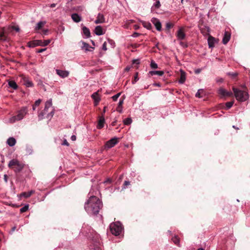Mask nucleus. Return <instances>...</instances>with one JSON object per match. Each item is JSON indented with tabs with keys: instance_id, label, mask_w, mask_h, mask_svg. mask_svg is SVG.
I'll return each instance as SVG.
<instances>
[{
	"instance_id": "e433bc0d",
	"label": "nucleus",
	"mask_w": 250,
	"mask_h": 250,
	"mask_svg": "<svg viewBox=\"0 0 250 250\" xmlns=\"http://www.w3.org/2000/svg\"><path fill=\"white\" fill-rule=\"evenodd\" d=\"M120 95H121V93H118L117 94H116V95H114L113 96H112V99H113V101H116L117 100L118 98L120 96Z\"/></svg>"
},
{
	"instance_id": "4d7b16f0",
	"label": "nucleus",
	"mask_w": 250,
	"mask_h": 250,
	"mask_svg": "<svg viewBox=\"0 0 250 250\" xmlns=\"http://www.w3.org/2000/svg\"><path fill=\"white\" fill-rule=\"evenodd\" d=\"M153 85L157 86H160V84L159 83H154Z\"/></svg>"
},
{
	"instance_id": "603ef678",
	"label": "nucleus",
	"mask_w": 250,
	"mask_h": 250,
	"mask_svg": "<svg viewBox=\"0 0 250 250\" xmlns=\"http://www.w3.org/2000/svg\"><path fill=\"white\" fill-rule=\"evenodd\" d=\"M200 90H198V92L196 93V94H195L196 97H200Z\"/></svg>"
},
{
	"instance_id": "774afa93",
	"label": "nucleus",
	"mask_w": 250,
	"mask_h": 250,
	"mask_svg": "<svg viewBox=\"0 0 250 250\" xmlns=\"http://www.w3.org/2000/svg\"><path fill=\"white\" fill-rule=\"evenodd\" d=\"M126 70H127V71L129 70V68H127V67L126 68Z\"/></svg>"
},
{
	"instance_id": "13d9d810",
	"label": "nucleus",
	"mask_w": 250,
	"mask_h": 250,
	"mask_svg": "<svg viewBox=\"0 0 250 250\" xmlns=\"http://www.w3.org/2000/svg\"><path fill=\"white\" fill-rule=\"evenodd\" d=\"M47 32H48V30H44V33L45 34H47Z\"/></svg>"
},
{
	"instance_id": "bf43d9fd",
	"label": "nucleus",
	"mask_w": 250,
	"mask_h": 250,
	"mask_svg": "<svg viewBox=\"0 0 250 250\" xmlns=\"http://www.w3.org/2000/svg\"><path fill=\"white\" fill-rule=\"evenodd\" d=\"M232 127L235 128V129H238V128L236 127L235 125H233Z\"/></svg>"
},
{
	"instance_id": "b1692460",
	"label": "nucleus",
	"mask_w": 250,
	"mask_h": 250,
	"mask_svg": "<svg viewBox=\"0 0 250 250\" xmlns=\"http://www.w3.org/2000/svg\"><path fill=\"white\" fill-rule=\"evenodd\" d=\"M16 143V139L13 137H10L7 140V144L10 146H14L15 145Z\"/></svg>"
},
{
	"instance_id": "052dcab7",
	"label": "nucleus",
	"mask_w": 250,
	"mask_h": 250,
	"mask_svg": "<svg viewBox=\"0 0 250 250\" xmlns=\"http://www.w3.org/2000/svg\"><path fill=\"white\" fill-rule=\"evenodd\" d=\"M36 106H35V105L33 106V110H35V109H36Z\"/></svg>"
},
{
	"instance_id": "9d476101",
	"label": "nucleus",
	"mask_w": 250,
	"mask_h": 250,
	"mask_svg": "<svg viewBox=\"0 0 250 250\" xmlns=\"http://www.w3.org/2000/svg\"><path fill=\"white\" fill-rule=\"evenodd\" d=\"M21 83H22V84L24 85H25L26 87H29L33 86V84L31 81H30L28 78L24 76H21Z\"/></svg>"
},
{
	"instance_id": "2f4dec72",
	"label": "nucleus",
	"mask_w": 250,
	"mask_h": 250,
	"mask_svg": "<svg viewBox=\"0 0 250 250\" xmlns=\"http://www.w3.org/2000/svg\"><path fill=\"white\" fill-rule=\"evenodd\" d=\"M172 240L175 244L177 245L179 244L180 240L179 238L177 236H175L174 237H173L172 238Z\"/></svg>"
},
{
	"instance_id": "f257e3e1",
	"label": "nucleus",
	"mask_w": 250,
	"mask_h": 250,
	"mask_svg": "<svg viewBox=\"0 0 250 250\" xmlns=\"http://www.w3.org/2000/svg\"><path fill=\"white\" fill-rule=\"evenodd\" d=\"M102 207L101 200L95 196H91L85 203L84 208L89 214H97Z\"/></svg>"
},
{
	"instance_id": "f8f14e48",
	"label": "nucleus",
	"mask_w": 250,
	"mask_h": 250,
	"mask_svg": "<svg viewBox=\"0 0 250 250\" xmlns=\"http://www.w3.org/2000/svg\"><path fill=\"white\" fill-rule=\"evenodd\" d=\"M151 22L154 24L158 31L161 30V23L158 19L153 18L151 19Z\"/></svg>"
},
{
	"instance_id": "c85d7f7f",
	"label": "nucleus",
	"mask_w": 250,
	"mask_h": 250,
	"mask_svg": "<svg viewBox=\"0 0 250 250\" xmlns=\"http://www.w3.org/2000/svg\"><path fill=\"white\" fill-rule=\"evenodd\" d=\"M149 74L151 76L157 75L158 76H162L164 74V72L162 71H150Z\"/></svg>"
},
{
	"instance_id": "a18cd8bd",
	"label": "nucleus",
	"mask_w": 250,
	"mask_h": 250,
	"mask_svg": "<svg viewBox=\"0 0 250 250\" xmlns=\"http://www.w3.org/2000/svg\"><path fill=\"white\" fill-rule=\"evenodd\" d=\"M134 80H135V82H136L137 81H138L139 78L138 77V73H137L136 74L135 76H134Z\"/></svg>"
},
{
	"instance_id": "3c124183",
	"label": "nucleus",
	"mask_w": 250,
	"mask_h": 250,
	"mask_svg": "<svg viewBox=\"0 0 250 250\" xmlns=\"http://www.w3.org/2000/svg\"><path fill=\"white\" fill-rule=\"evenodd\" d=\"M201 71V69H197L195 70V73L196 74H198V73H200Z\"/></svg>"
},
{
	"instance_id": "49530a36",
	"label": "nucleus",
	"mask_w": 250,
	"mask_h": 250,
	"mask_svg": "<svg viewBox=\"0 0 250 250\" xmlns=\"http://www.w3.org/2000/svg\"><path fill=\"white\" fill-rule=\"evenodd\" d=\"M71 139L72 141H74L76 140V136L74 135H72L71 137Z\"/></svg>"
},
{
	"instance_id": "4468645a",
	"label": "nucleus",
	"mask_w": 250,
	"mask_h": 250,
	"mask_svg": "<svg viewBox=\"0 0 250 250\" xmlns=\"http://www.w3.org/2000/svg\"><path fill=\"white\" fill-rule=\"evenodd\" d=\"M208 42L209 47L213 48L214 47L215 43H216V41L214 37L209 36L208 38Z\"/></svg>"
},
{
	"instance_id": "393cba45",
	"label": "nucleus",
	"mask_w": 250,
	"mask_h": 250,
	"mask_svg": "<svg viewBox=\"0 0 250 250\" xmlns=\"http://www.w3.org/2000/svg\"><path fill=\"white\" fill-rule=\"evenodd\" d=\"M124 103L123 100H120L119 102L118 103V105L116 108V110L119 113H121L123 112V106L122 105Z\"/></svg>"
},
{
	"instance_id": "423d86ee",
	"label": "nucleus",
	"mask_w": 250,
	"mask_h": 250,
	"mask_svg": "<svg viewBox=\"0 0 250 250\" xmlns=\"http://www.w3.org/2000/svg\"><path fill=\"white\" fill-rule=\"evenodd\" d=\"M51 41L50 40L43 41L42 40H35L28 42V46L30 47H34L37 46H45L47 45Z\"/></svg>"
},
{
	"instance_id": "de8ad7c7",
	"label": "nucleus",
	"mask_w": 250,
	"mask_h": 250,
	"mask_svg": "<svg viewBox=\"0 0 250 250\" xmlns=\"http://www.w3.org/2000/svg\"><path fill=\"white\" fill-rule=\"evenodd\" d=\"M151 25L150 23H148L146 25H144V27H146L147 29H149L151 27Z\"/></svg>"
},
{
	"instance_id": "4be33fe9",
	"label": "nucleus",
	"mask_w": 250,
	"mask_h": 250,
	"mask_svg": "<svg viewBox=\"0 0 250 250\" xmlns=\"http://www.w3.org/2000/svg\"><path fill=\"white\" fill-rule=\"evenodd\" d=\"M82 48L85 51H91L92 50H90V49H93V48L91 47L88 43L84 42H83V46H82Z\"/></svg>"
},
{
	"instance_id": "69168bd1",
	"label": "nucleus",
	"mask_w": 250,
	"mask_h": 250,
	"mask_svg": "<svg viewBox=\"0 0 250 250\" xmlns=\"http://www.w3.org/2000/svg\"><path fill=\"white\" fill-rule=\"evenodd\" d=\"M136 82H135V80H134L132 82V83L133 84H134Z\"/></svg>"
},
{
	"instance_id": "58836bf2",
	"label": "nucleus",
	"mask_w": 250,
	"mask_h": 250,
	"mask_svg": "<svg viewBox=\"0 0 250 250\" xmlns=\"http://www.w3.org/2000/svg\"><path fill=\"white\" fill-rule=\"evenodd\" d=\"M41 100L40 99H38V100H37L35 103V106H39L40 105V104H41Z\"/></svg>"
},
{
	"instance_id": "ddd939ff",
	"label": "nucleus",
	"mask_w": 250,
	"mask_h": 250,
	"mask_svg": "<svg viewBox=\"0 0 250 250\" xmlns=\"http://www.w3.org/2000/svg\"><path fill=\"white\" fill-rule=\"evenodd\" d=\"M105 22V18L103 14L99 13L94 22L96 24L102 23Z\"/></svg>"
},
{
	"instance_id": "6e6552de",
	"label": "nucleus",
	"mask_w": 250,
	"mask_h": 250,
	"mask_svg": "<svg viewBox=\"0 0 250 250\" xmlns=\"http://www.w3.org/2000/svg\"><path fill=\"white\" fill-rule=\"evenodd\" d=\"M118 138L114 137L109 141H108L105 144V147L108 148H110L115 146L118 143Z\"/></svg>"
},
{
	"instance_id": "338daca9",
	"label": "nucleus",
	"mask_w": 250,
	"mask_h": 250,
	"mask_svg": "<svg viewBox=\"0 0 250 250\" xmlns=\"http://www.w3.org/2000/svg\"><path fill=\"white\" fill-rule=\"evenodd\" d=\"M16 228L15 227H14L12 229V230L14 231L15 229Z\"/></svg>"
},
{
	"instance_id": "8fccbe9b",
	"label": "nucleus",
	"mask_w": 250,
	"mask_h": 250,
	"mask_svg": "<svg viewBox=\"0 0 250 250\" xmlns=\"http://www.w3.org/2000/svg\"><path fill=\"white\" fill-rule=\"evenodd\" d=\"M62 145H65V146H68L69 144L68 143V142H67V141L66 140H65L63 142V143L62 144Z\"/></svg>"
},
{
	"instance_id": "5701e85b",
	"label": "nucleus",
	"mask_w": 250,
	"mask_h": 250,
	"mask_svg": "<svg viewBox=\"0 0 250 250\" xmlns=\"http://www.w3.org/2000/svg\"><path fill=\"white\" fill-rule=\"evenodd\" d=\"M71 18L76 22H79L82 20L81 16L76 13L72 14Z\"/></svg>"
},
{
	"instance_id": "37998d69",
	"label": "nucleus",
	"mask_w": 250,
	"mask_h": 250,
	"mask_svg": "<svg viewBox=\"0 0 250 250\" xmlns=\"http://www.w3.org/2000/svg\"><path fill=\"white\" fill-rule=\"evenodd\" d=\"M133 63H136V64H139L140 63V60L137 59V60H134L133 61Z\"/></svg>"
},
{
	"instance_id": "2eb2a0df",
	"label": "nucleus",
	"mask_w": 250,
	"mask_h": 250,
	"mask_svg": "<svg viewBox=\"0 0 250 250\" xmlns=\"http://www.w3.org/2000/svg\"><path fill=\"white\" fill-rule=\"evenodd\" d=\"M177 37L179 40H183L185 39V34L182 28L179 29L177 31Z\"/></svg>"
},
{
	"instance_id": "e2e57ef3",
	"label": "nucleus",
	"mask_w": 250,
	"mask_h": 250,
	"mask_svg": "<svg viewBox=\"0 0 250 250\" xmlns=\"http://www.w3.org/2000/svg\"><path fill=\"white\" fill-rule=\"evenodd\" d=\"M207 31H208V32H209V27H207Z\"/></svg>"
},
{
	"instance_id": "4c0bfd02",
	"label": "nucleus",
	"mask_w": 250,
	"mask_h": 250,
	"mask_svg": "<svg viewBox=\"0 0 250 250\" xmlns=\"http://www.w3.org/2000/svg\"><path fill=\"white\" fill-rule=\"evenodd\" d=\"M129 185H130V182L129 181H125L124 182V187H123V188H125L126 186H127Z\"/></svg>"
},
{
	"instance_id": "6ab92c4d",
	"label": "nucleus",
	"mask_w": 250,
	"mask_h": 250,
	"mask_svg": "<svg viewBox=\"0 0 250 250\" xmlns=\"http://www.w3.org/2000/svg\"><path fill=\"white\" fill-rule=\"evenodd\" d=\"M230 38V34L228 32H225V34H224V37L223 38V41H222L223 43L224 44H227L229 41Z\"/></svg>"
},
{
	"instance_id": "ea45409f",
	"label": "nucleus",
	"mask_w": 250,
	"mask_h": 250,
	"mask_svg": "<svg viewBox=\"0 0 250 250\" xmlns=\"http://www.w3.org/2000/svg\"><path fill=\"white\" fill-rule=\"evenodd\" d=\"M102 48L104 50V51H106L107 50V48H106V42H104L103 45H102Z\"/></svg>"
},
{
	"instance_id": "cd10ccee",
	"label": "nucleus",
	"mask_w": 250,
	"mask_h": 250,
	"mask_svg": "<svg viewBox=\"0 0 250 250\" xmlns=\"http://www.w3.org/2000/svg\"><path fill=\"white\" fill-rule=\"evenodd\" d=\"M8 85L10 87L14 89H17L18 88V85L14 81H9Z\"/></svg>"
},
{
	"instance_id": "0e129e2a",
	"label": "nucleus",
	"mask_w": 250,
	"mask_h": 250,
	"mask_svg": "<svg viewBox=\"0 0 250 250\" xmlns=\"http://www.w3.org/2000/svg\"><path fill=\"white\" fill-rule=\"evenodd\" d=\"M197 250H204L202 248H199Z\"/></svg>"
},
{
	"instance_id": "1a4fd4ad",
	"label": "nucleus",
	"mask_w": 250,
	"mask_h": 250,
	"mask_svg": "<svg viewBox=\"0 0 250 250\" xmlns=\"http://www.w3.org/2000/svg\"><path fill=\"white\" fill-rule=\"evenodd\" d=\"M218 94L221 97H230L232 95V93L230 91H228L223 88H220L218 90Z\"/></svg>"
},
{
	"instance_id": "f03ea898",
	"label": "nucleus",
	"mask_w": 250,
	"mask_h": 250,
	"mask_svg": "<svg viewBox=\"0 0 250 250\" xmlns=\"http://www.w3.org/2000/svg\"><path fill=\"white\" fill-rule=\"evenodd\" d=\"M52 106V99H50L45 103V107L42 112L39 115V118L40 120L42 119L43 116L44 115H46V117L48 118L53 116L54 111Z\"/></svg>"
},
{
	"instance_id": "c03bdc74",
	"label": "nucleus",
	"mask_w": 250,
	"mask_h": 250,
	"mask_svg": "<svg viewBox=\"0 0 250 250\" xmlns=\"http://www.w3.org/2000/svg\"><path fill=\"white\" fill-rule=\"evenodd\" d=\"M46 48H42V49H40L39 50H38V51H37V52L38 53H42L43 51H44L45 50H46Z\"/></svg>"
},
{
	"instance_id": "412c9836",
	"label": "nucleus",
	"mask_w": 250,
	"mask_h": 250,
	"mask_svg": "<svg viewBox=\"0 0 250 250\" xmlns=\"http://www.w3.org/2000/svg\"><path fill=\"white\" fill-rule=\"evenodd\" d=\"M83 34L84 35L86 38L90 37V32L89 29L85 26H83L82 28Z\"/></svg>"
},
{
	"instance_id": "20e7f679",
	"label": "nucleus",
	"mask_w": 250,
	"mask_h": 250,
	"mask_svg": "<svg viewBox=\"0 0 250 250\" xmlns=\"http://www.w3.org/2000/svg\"><path fill=\"white\" fill-rule=\"evenodd\" d=\"M233 91L237 101L244 102L248 99L249 96L247 91L240 90L234 87L233 88Z\"/></svg>"
},
{
	"instance_id": "a211bd4d",
	"label": "nucleus",
	"mask_w": 250,
	"mask_h": 250,
	"mask_svg": "<svg viewBox=\"0 0 250 250\" xmlns=\"http://www.w3.org/2000/svg\"><path fill=\"white\" fill-rule=\"evenodd\" d=\"M94 32L96 35L101 36L104 34L103 28L101 26H97L95 27Z\"/></svg>"
},
{
	"instance_id": "680f3d73",
	"label": "nucleus",
	"mask_w": 250,
	"mask_h": 250,
	"mask_svg": "<svg viewBox=\"0 0 250 250\" xmlns=\"http://www.w3.org/2000/svg\"><path fill=\"white\" fill-rule=\"evenodd\" d=\"M105 108H106V107H104V110H103V112L104 113H105Z\"/></svg>"
},
{
	"instance_id": "bb28decb",
	"label": "nucleus",
	"mask_w": 250,
	"mask_h": 250,
	"mask_svg": "<svg viewBox=\"0 0 250 250\" xmlns=\"http://www.w3.org/2000/svg\"><path fill=\"white\" fill-rule=\"evenodd\" d=\"M33 193H34V190H31L29 192H22L20 196L21 197H24L25 198H28Z\"/></svg>"
},
{
	"instance_id": "a19ab883",
	"label": "nucleus",
	"mask_w": 250,
	"mask_h": 250,
	"mask_svg": "<svg viewBox=\"0 0 250 250\" xmlns=\"http://www.w3.org/2000/svg\"><path fill=\"white\" fill-rule=\"evenodd\" d=\"M228 74L229 75L233 77H236L237 75V73H230L229 72V73H228Z\"/></svg>"
},
{
	"instance_id": "9b49d317",
	"label": "nucleus",
	"mask_w": 250,
	"mask_h": 250,
	"mask_svg": "<svg viewBox=\"0 0 250 250\" xmlns=\"http://www.w3.org/2000/svg\"><path fill=\"white\" fill-rule=\"evenodd\" d=\"M56 72L57 75H58L60 77H61L62 78H64L68 77L69 74V72L66 70L56 69Z\"/></svg>"
},
{
	"instance_id": "7c9ffc66",
	"label": "nucleus",
	"mask_w": 250,
	"mask_h": 250,
	"mask_svg": "<svg viewBox=\"0 0 250 250\" xmlns=\"http://www.w3.org/2000/svg\"><path fill=\"white\" fill-rule=\"evenodd\" d=\"M0 41H7V37L4 35V33L3 32H0Z\"/></svg>"
},
{
	"instance_id": "c9c22d12",
	"label": "nucleus",
	"mask_w": 250,
	"mask_h": 250,
	"mask_svg": "<svg viewBox=\"0 0 250 250\" xmlns=\"http://www.w3.org/2000/svg\"><path fill=\"white\" fill-rule=\"evenodd\" d=\"M150 66H151V68H152L153 69H156L158 67L157 64L153 61H151V63H150Z\"/></svg>"
},
{
	"instance_id": "72a5a7b5",
	"label": "nucleus",
	"mask_w": 250,
	"mask_h": 250,
	"mask_svg": "<svg viewBox=\"0 0 250 250\" xmlns=\"http://www.w3.org/2000/svg\"><path fill=\"white\" fill-rule=\"evenodd\" d=\"M28 208H29V205H25L24 207H22L21 209H20V212H24L25 211H26L28 209Z\"/></svg>"
},
{
	"instance_id": "c756f323",
	"label": "nucleus",
	"mask_w": 250,
	"mask_h": 250,
	"mask_svg": "<svg viewBox=\"0 0 250 250\" xmlns=\"http://www.w3.org/2000/svg\"><path fill=\"white\" fill-rule=\"evenodd\" d=\"M25 150H26V153L28 155L32 154L33 153L32 148L30 146L27 145L26 146Z\"/></svg>"
},
{
	"instance_id": "0eeeda50",
	"label": "nucleus",
	"mask_w": 250,
	"mask_h": 250,
	"mask_svg": "<svg viewBox=\"0 0 250 250\" xmlns=\"http://www.w3.org/2000/svg\"><path fill=\"white\" fill-rule=\"evenodd\" d=\"M8 167L11 168H14L15 167H16L18 171L22 168V166L20 164L19 161L16 159L11 160L8 164Z\"/></svg>"
},
{
	"instance_id": "7ed1b4c3",
	"label": "nucleus",
	"mask_w": 250,
	"mask_h": 250,
	"mask_svg": "<svg viewBox=\"0 0 250 250\" xmlns=\"http://www.w3.org/2000/svg\"><path fill=\"white\" fill-rule=\"evenodd\" d=\"M28 108L26 106L21 107V108L17 112V115L10 118L8 120L9 123H14L16 121H21L23 119L24 116L28 113Z\"/></svg>"
},
{
	"instance_id": "aec40b11",
	"label": "nucleus",
	"mask_w": 250,
	"mask_h": 250,
	"mask_svg": "<svg viewBox=\"0 0 250 250\" xmlns=\"http://www.w3.org/2000/svg\"><path fill=\"white\" fill-rule=\"evenodd\" d=\"M105 122V120L104 117L103 116H101L99 120L98 124L97 125V128L99 129H101L103 128L104 126V124Z\"/></svg>"
},
{
	"instance_id": "864d4df0",
	"label": "nucleus",
	"mask_w": 250,
	"mask_h": 250,
	"mask_svg": "<svg viewBox=\"0 0 250 250\" xmlns=\"http://www.w3.org/2000/svg\"><path fill=\"white\" fill-rule=\"evenodd\" d=\"M166 27L167 28H169L171 27V24L170 23H167L166 24Z\"/></svg>"
},
{
	"instance_id": "473e14b6",
	"label": "nucleus",
	"mask_w": 250,
	"mask_h": 250,
	"mask_svg": "<svg viewBox=\"0 0 250 250\" xmlns=\"http://www.w3.org/2000/svg\"><path fill=\"white\" fill-rule=\"evenodd\" d=\"M132 123V120L130 118H127L124 120V124L125 125H129Z\"/></svg>"
},
{
	"instance_id": "09e8293b",
	"label": "nucleus",
	"mask_w": 250,
	"mask_h": 250,
	"mask_svg": "<svg viewBox=\"0 0 250 250\" xmlns=\"http://www.w3.org/2000/svg\"><path fill=\"white\" fill-rule=\"evenodd\" d=\"M13 29L16 30L17 32H19L20 31V28L18 27L14 26L13 27Z\"/></svg>"
},
{
	"instance_id": "dca6fc26",
	"label": "nucleus",
	"mask_w": 250,
	"mask_h": 250,
	"mask_svg": "<svg viewBox=\"0 0 250 250\" xmlns=\"http://www.w3.org/2000/svg\"><path fill=\"white\" fill-rule=\"evenodd\" d=\"M94 101L95 105H97L101 100V99L97 92H94L91 96Z\"/></svg>"
},
{
	"instance_id": "f3484780",
	"label": "nucleus",
	"mask_w": 250,
	"mask_h": 250,
	"mask_svg": "<svg viewBox=\"0 0 250 250\" xmlns=\"http://www.w3.org/2000/svg\"><path fill=\"white\" fill-rule=\"evenodd\" d=\"M186 80V73L182 69L180 70V78L179 80V83H180L183 84L185 83Z\"/></svg>"
},
{
	"instance_id": "f704fd0d",
	"label": "nucleus",
	"mask_w": 250,
	"mask_h": 250,
	"mask_svg": "<svg viewBox=\"0 0 250 250\" xmlns=\"http://www.w3.org/2000/svg\"><path fill=\"white\" fill-rule=\"evenodd\" d=\"M233 102H227L226 104V105L227 109H229L230 107H231L233 105Z\"/></svg>"
},
{
	"instance_id": "39448f33",
	"label": "nucleus",
	"mask_w": 250,
	"mask_h": 250,
	"mask_svg": "<svg viewBox=\"0 0 250 250\" xmlns=\"http://www.w3.org/2000/svg\"><path fill=\"white\" fill-rule=\"evenodd\" d=\"M110 229L113 234L117 236L121 233L123 228L120 222H116L110 225Z\"/></svg>"
},
{
	"instance_id": "5fc2aeb1",
	"label": "nucleus",
	"mask_w": 250,
	"mask_h": 250,
	"mask_svg": "<svg viewBox=\"0 0 250 250\" xmlns=\"http://www.w3.org/2000/svg\"><path fill=\"white\" fill-rule=\"evenodd\" d=\"M139 35V34L138 33H136V32H135L133 35V37H138V36Z\"/></svg>"
},
{
	"instance_id": "a878e982",
	"label": "nucleus",
	"mask_w": 250,
	"mask_h": 250,
	"mask_svg": "<svg viewBox=\"0 0 250 250\" xmlns=\"http://www.w3.org/2000/svg\"><path fill=\"white\" fill-rule=\"evenodd\" d=\"M46 23L45 21H41L37 23L36 26H35V29L36 30H38L41 29Z\"/></svg>"
},
{
	"instance_id": "6e6d98bb",
	"label": "nucleus",
	"mask_w": 250,
	"mask_h": 250,
	"mask_svg": "<svg viewBox=\"0 0 250 250\" xmlns=\"http://www.w3.org/2000/svg\"><path fill=\"white\" fill-rule=\"evenodd\" d=\"M56 4L55 3H52V4H51L50 5V7H51V8H54V7H55L56 6Z\"/></svg>"
},
{
	"instance_id": "79ce46f5",
	"label": "nucleus",
	"mask_w": 250,
	"mask_h": 250,
	"mask_svg": "<svg viewBox=\"0 0 250 250\" xmlns=\"http://www.w3.org/2000/svg\"><path fill=\"white\" fill-rule=\"evenodd\" d=\"M155 6L157 8H159L160 6V3L159 1H157L154 4Z\"/></svg>"
}]
</instances>
